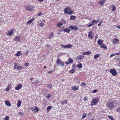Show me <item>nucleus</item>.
Returning <instances> with one entry per match:
<instances>
[{
    "instance_id": "f257e3e1",
    "label": "nucleus",
    "mask_w": 120,
    "mask_h": 120,
    "mask_svg": "<svg viewBox=\"0 0 120 120\" xmlns=\"http://www.w3.org/2000/svg\"><path fill=\"white\" fill-rule=\"evenodd\" d=\"M115 101H110L108 102L106 104L107 107L111 110L113 109L114 107H115Z\"/></svg>"
},
{
    "instance_id": "f03ea898",
    "label": "nucleus",
    "mask_w": 120,
    "mask_h": 120,
    "mask_svg": "<svg viewBox=\"0 0 120 120\" xmlns=\"http://www.w3.org/2000/svg\"><path fill=\"white\" fill-rule=\"evenodd\" d=\"M64 11L65 13L69 15H71L73 13V11L69 7L65 8Z\"/></svg>"
},
{
    "instance_id": "7ed1b4c3",
    "label": "nucleus",
    "mask_w": 120,
    "mask_h": 120,
    "mask_svg": "<svg viewBox=\"0 0 120 120\" xmlns=\"http://www.w3.org/2000/svg\"><path fill=\"white\" fill-rule=\"evenodd\" d=\"M99 101V99L97 98L93 99L91 103V105L93 106L96 105L98 103Z\"/></svg>"
},
{
    "instance_id": "20e7f679",
    "label": "nucleus",
    "mask_w": 120,
    "mask_h": 120,
    "mask_svg": "<svg viewBox=\"0 0 120 120\" xmlns=\"http://www.w3.org/2000/svg\"><path fill=\"white\" fill-rule=\"evenodd\" d=\"M25 8L26 10L31 11H33L34 8L33 6L29 5L26 6Z\"/></svg>"
},
{
    "instance_id": "39448f33",
    "label": "nucleus",
    "mask_w": 120,
    "mask_h": 120,
    "mask_svg": "<svg viewBox=\"0 0 120 120\" xmlns=\"http://www.w3.org/2000/svg\"><path fill=\"white\" fill-rule=\"evenodd\" d=\"M56 63L58 66L62 67L64 65V63L59 59H57L56 61Z\"/></svg>"
},
{
    "instance_id": "423d86ee",
    "label": "nucleus",
    "mask_w": 120,
    "mask_h": 120,
    "mask_svg": "<svg viewBox=\"0 0 120 120\" xmlns=\"http://www.w3.org/2000/svg\"><path fill=\"white\" fill-rule=\"evenodd\" d=\"M109 72L113 76L116 75L117 74L116 70L115 69H111L110 70Z\"/></svg>"
},
{
    "instance_id": "0eeeda50",
    "label": "nucleus",
    "mask_w": 120,
    "mask_h": 120,
    "mask_svg": "<svg viewBox=\"0 0 120 120\" xmlns=\"http://www.w3.org/2000/svg\"><path fill=\"white\" fill-rule=\"evenodd\" d=\"M68 27L69 28L74 30H78V28L77 26L75 25H70Z\"/></svg>"
},
{
    "instance_id": "6e6552de",
    "label": "nucleus",
    "mask_w": 120,
    "mask_h": 120,
    "mask_svg": "<svg viewBox=\"0 0 120 120\" xmlns=\"http://www.w3.org/2000/svg\"><path fill=\"white\" fill-rule=\"evenodd\" d=\"M96 23V20L95 19L93 20L91 22V23L89 24L87 26L88 27H90V26H93L94 24Z\"/></svg>"
},
{
    "instance_id": "1a4fd4ad",
    "label": "nucleus",
    "mask_w": 120,
    "mask_h": 120,
    "mask_svg": "<svg viewBox=\"0 0 120 120\" xmlns=\"http://www.w3.org/2000/svg\"><path fill=\"white\" fill-rule=\"evenodd\" d=\"M15 30V29H12L11 30L8 31V35L9 36H11L14 33V32L13 31H14Z\"/></svg>"
},
{
    "instance_id": "9d476101",
    "label": "nucleus",
    "mask_w": 120,
    "mask_h": 120,
    "mask_svg": "<svg viewBox=\"0 0 120 120\" xmlns=\"http://www.w3.org/2000/svg\"><path fill=\"white\" fill-rule=\"evenodd\" d=\"M72 68L73 69H72L69 71V73H73L75 71L76 66L75 65H73L72 66Z\"/></svg>"
},
{
    "instance_id": "9b49d317",
    "label": "nucleus",
    "mask_w": 120,
    "mask_h": 120,
    "mask_svg": "<svg viewBox=\"0 0 120 120\" xmlns=\"http://www.w3.org/2000/svg\"><path fill=\"white\" fill-rule=\"evenodd\" d=\"M84 57V56H82L81 55H80L79 56H77L76 57V59L77 60H81L83 59Z\"/></svg>"
},
{
    "instance_id": "f8f14e48",
    "label": "nucleus",
    "mask_w": 120,
    "mask_h": 120,
    "mask_svg": "<svg viewBox=\"0 0 120 120\" xmlns=\"http://www.w3.org/2000/svg\"><path fill=\"white\" fill-rule=\"evenodd\" d=\"M73 62V60L71 58L69 59L67 62L65 63L66 64H68Z\"/></svg>"
},
{
    "instance_id": "ddd939ff",
    "label": "nucleus",
    "mask_w": 120,
    "mask_h": 120,
    "mask_svg": "<svg viewBox=\"0 0 120 120\" xmlns=\"http://www.w3.org/2000/svg\"><path fill=\"white\" fill-rule=\"evenodd\" d=\"M88 37L90 38H93L92 32L91 31L89 32L88 34Z\"/></svg>"
},
{
    "instance_id": "4468645a",
    "label": "nucleus",
    "mask_w": 120,
    "mask_h": 120,
    "mask_svg": "<svg viewBox=\"0 0 120 120\" xmlns=\"http://www.w3.org/2000/svg\"><path fill=\"white\" fill-rule=\"evenodd\" d=\"M34 19L33 18L28 21L26 23V25H28V24H30L33 22Z\"/></svg>"
},
{
    "instance_id": "2eb2a0df",
    "label": "nucleus",
    "mask_w": 120,
    "mask_h": 120,
    "mask_svg": "<svg viewBox=\"0 0 120 120\" xmlns=\"http://www.w3.org/2000/svg\"><path fill=\"white\" fill-rule=\"evenodd\" d=\"M20 36L19 35L16 36L15 37L14 39L15 41H19L20 40Z\"/></svg>"
},
{
    "instance_id": "dca6fc26",
    "label": "nucleus",
    "mask_w": 120,
    "mask_h": 120,
    "mask_svg": "<svg viewBox=\"0 0 120 120\" xmlns=\"http://www.w3.org/2000/svg\"><path fill=\"white\" fill-rule=\"evenodd\" d=\"M119 41L117 38H115L113 39L112 43L113 44H116Z\"/></svg>"
},
{
    "instance_id": "f3484780",
    "label": "nucleus",
    "mask_w": 120,
    "mask_h": 120,
    "mask_svg": "<svg viewBox=\"0 0 120 120\" xmlns=\"http://www.w3.org/2000/svg\"><path fill=\"white\" fill-rule=\"evenodd\" d=\"M63 24V23L61 22H58L57 24L56 27L57 28H59L62 26Z\"/></svg>"
},
{
    "instance_id": "a211bd4d",
    "label": "nucleus",
    "mask_w": 120,
    "mask_h": 120,
    "mask_svg": "<svg viewBox=\"0 0 120 120\" xmlns=\"http://www.w3.org/2000/svg\"><path fill=\"white\" fill-rule=\"evenodd\" d=\"M22 87L21 84L18 85L17 87L15 88V89L16 90H19L21 89Z\"/></svg>"
},
{
    "instance_id": "6ab92c4d",
    "label": "nucleus",
    "mask_w": 120,
    "mask_h": 120,
    "mask_svg": "<svg viewBox=\"0 0 120 120\" xmlns=\"http://www.w3.org/2000/svg\"><path fill=\"white\" fill-rule=\"evenodd\" d=\"M69 29V28L64 29L63 30V31L65 32L66 33H69L70 31V30Z\"/></svg>"
},
{
    "instance_id": "aec40b11",
    "label": "nucleus",
    "mask_w": 120,
    "mask_h": 120,
    "mask_svg": "<svg viewBox=\"0 0 120 120\" xmlns=\"http://www.w3.org/2000/svg\"><path fill=\"white\" fill-rule=\"evenodd\" d=\"M79 86L76 87L75 86H72L71 87V90H72L74 91H75L78 89Z\"/></svg>"
},
{
    "instance_id": "412c9836",
    "label": "nucleus",
    "mask_w": 120,
    "mask_h": 120,
    "mask_svg": "<svg viewBox=\"0 0 120 120\" xmlns=\"http://www.w3.org/2000/svg\"><path fill=\"white\" fill-rule=\"evenodd\" d=\"M82 53V54L83 55H88L90 54L91 53V52L90 51H88L84 52H83Z\"/></svg>"
},
{
    "instance_id": "4be33fe9",
    "label": "nucleus",
    "mask_w": 120,
    "mask_h": 120,
    "mask_svg": "<svg viewBox=\"0 0 120 120\" xmlns=\"http://www.w3.org/2000/svg\"><path fill=\"white\" fill-rule=\"evenodd\" d=\"M9 85L10 86L8 85V86L7 87L6 89L5 90L7 92H8L11 88V84H10Z\"/></svg>"
},
{
    "instance_id": "5701e85b",
    "label": "nucleus",
    "mask_w": 120,
    "mask_h": 120,
    "mask_svg": "<svg viewBox=\"0 0 120 120\" xmlns=\"http://www.w3.org/2000/svg\"><path fill=\"white\" fill-rule=\"evenodd\" d=\"M5 104L6 105H7L9 106H11V104L10 103L9 101H6L5 102Z\"/></svg>"
},
{
    "instance_id": "b1692460",
    "label": "nucleus",
    "mask_w": 120,
    "mask_h": 120,
    "mask_svg": "<svg viewBox=\"0 0 120 120\" xmlns=\"http://www.w3.org/2000/svg\"><path fill=\"white\" fill-rule=\"evenodd\" d=\"M100 54H98L95 55H94V59H97L98 57H100Z\"/></svg>"
},
{
    "instance_id": "393cba45",
    "label": "nucleus",
    "mask_w": 120,
    "mask_h": 120,
    "mask_svg": "<svg viewBox=\"0 0 120 120\" xmlns=\"http://www.w3.org/2000/svg\"><path fill=\"white\" fill-rule=\"evenodd\" d=\"M102 40L101 39H99L97 43H98L99 45H100L103 44V42L102 41Z\"/></svg>"
},
{
    "instance_id": "a878e982",
    "label": "nucleus",
    "mask_w": 120,
    "mask_h": 120,
    "mask_svg": "<svg viewBox=\"0 0 120 120\" xmlns=\"http://www.w3.org/2000/svg\"><path fill=\"white\" fill-rule=\"evenodd\" d=\"M17 68L18 70H21L24 69V67L23 66L19 65L18 66Z\"/></svg>"
},
{
    "instance_id": "bb28decb",
    "label": "nucleus",
    "mask_w": 120,
    "mask_h": 120,
    "mask_svg": "<svg viewBox=\"0 0 120 120\" xmlns=\"http://www.w3.org/2000/svg\"><path fill=\"white\" fill-rule=\"evenodd\" d=\"M21 102L20 100H18L17 103V107H20L21 105Z\"/></svg>"
},
{
    "instance_id": "cd10ccee",
    "label": "nucleus",
    "mask_w": 120,
    "mask_h": 120,
    "mask_svg": "<svg viewBox=\"0 0 120 120\" xmlns=\"http://www.w3.org/2000/svg\"><path fill=\"white\" fill-rule=\"evenodd\" d=\"M21 54H22L21 51H18L17 52V53L15 54V56H19Z\"/></svg>"
},
{
    "instance_id": "c85d7f7f",
    "label": "nucleus",
    "mask_w": 120,
    "mask_h": 120,
    "mask_svg": "<svg viewBox=\"0 0 120 120\" xmlns=\"http://www.w3.org/2000/svg\"><path fill=\"white\" fill-rule=\"evenodd\" d=\"M100 47L101 48H104L105 49H107V47L104 44H103L102 45H101Z\"/></svg>"
},
{
    "instance_id": "c756f323",
    "label": "nucleus",
    "mask_w": 120,
    "mask_h": 120,
    "mask_svg": "<svg viewBox=\"0 0 120 120\" xmlns=\"http://www.w3.org/2000/svg\"><path fill=\"white\" fill-rule=\"evenodd\" d=\"M68 101L66 100L63 101L61 103V104L62 105H63L65 104H67Z\"/></svg>"
},
{
    "instance_id": "7c9ffc66",
    "label": "nucleus",
    "mask_w": 120,
    "mask_h": 120,
    "mask_svg": "<svg viewBox=\"0 0 120 120\" xmlns=\"http://www.w3.org/2000/svg\"><path fill=\"white\" fill-rule=\"evenodd\" d=\"M76 17L75 16L72 15L70 17V19L71 20H74L75 19Z\"/></svg>"
},
{
    "instance_id": "2f4dec72",
    "label": "nucleus",
    "mask_w": 120,
    "mask_h": 120,
    "mask_svg": "<svg viewBox=\"0 0 120 120\" xmlns=\"http://www.w3.org/2000/svg\"><path fill=\"white\" fill-rule=\"evenodd\" d=\"M77 67L79 68H81L82 67V65L81 64L79 63L77 65Z\"/></svg>"
},
{
    "instance_id": "473e14b6",
    "label": "nucleus",
    "mask_w": 120,
    "mask_h": 120,
    "mask_svg": "<svg viewBox=\"0 0 120 120\" xmlns=\"http://www.w3.org/2000/svg\"><path fill=\"white\" fill-rule=\"evenodd\" d=\"M18 114L19 116H24L23 113L21 112H19Z\"/></svg>"
},
{
    "instance_id": "72a5a7b5",
    "label": "nucleus",
    "mask_w": 120,
    "mask_h": 120,
    "mask_svg": "<svg viewBox=\"0 0 120 120\" xmlns=\"http://www.w3.org/2000/svg\"><path fill=\"white\" fill-rule=\"evenodd\" d=\"M98 90L97 89H96L94 90H91L90 91V92L92 93H96L98 91Z\"/></svg>"
},
{
    "instance_id": "f704fd0d",
    "label": "nucleus",
    "mask_w": 120,
    "mask_h": 120,
    "mask_svg": "<svg viewBox=\"0 0 120 120\" xmlns=\"http://www.w3.org/2000/svg\"><path fill=\"white\" fill-rule=\"evenodd\" d=\"M112 10L114 11H115L116 9V7L114 5H112Z\"/></svg>"
},
{
    "instance_id": "c9c22d12",
    "label": "nucleus",
    "mask_w": 120,
    "mask_h": 120,
    "mask_svg": "<svg viewBox=\"0 0 120 120\" xmlns=\"http://www.w3.org/2000/svg\"><path fill=\"white\" fill-rule=\"evenodd\" d=\"M105 0H101L100 1V3L102 5L105 2Z\"/></svg>"
},
{
    "instance_id": "e433bc0d",
    "label": "nucleus",
    "mask_w": 120,
    "mask_h": 120,
    "mask_svg": "<svg viewBox=\"0 0 120 120\" xmlns=\"http://www.w3.org/2000/svg\"><path fill=\"white\" fill-rule=\"evenodd\" d=\"M86 113H85L83 114L82 116V119H83L86 116Z\"/></svg>"
},
{
    "instance_id": "4c0bfd02",
    "label": "nucleus",
    "mask_w": 120,
    "mask_h": 120,
    "mask_svg": "<svg viewBox=\"0 0 120 120\" xmlns=\"http://www.w3.org/2000/svg\"><path fill=\"white\" fill-rule=\"evenodd\" d=\"M9 118L8 116H6L4 117V120H9Z\"/></svg>"
},
{
    "instance_id": "58836bf2",
    "label": "nucleus",
    "mask_w": 120,
    "mask_h": 120,
    "mask_svg": "<svg viewBox=\"0 0 120 120\" xmlns=\"http://www.w3.org/2000/svg\"><path fill=\"white\" fill-rule=\"evenodd\" d=\"M108 117L111 120H114L113 117L109 115L108 116Z\"/></svg>"
},
{
    "instance_id": "ea45409f",
    "label": "nucleus",
    "mask_w": 120,
    "mask_h": 120,
    "mask_svg": "<svg viewBox=\"0 0 120 120\" xmlns=\"http://www.w3.org/2000/svg\"><path fill=\"white\" fill-rule=\"evenodd\" d=\"M103 22V21L102 20H101L100 22H99L98 24V26H100L101 25V24Z\"/></svg>"
},
{
    "instance_id": "a19ab883",
    "label": "nucleus",
    "mask_w": 120,
    "mask_h": 120,
    "mask_svg": "<svg viewBox=\"0 0 120 120\" xmlns=\"http://www.w3.org/2000/svg\"><path fill=\"white\" fill-rule=\"evenodd\" d=\"M52 108V107L51 106H49L47 107V110L48 111L49 110L51 109Z\"/></svg>"
},
{
    "instance_id": "79ce46f5",
    "label": "nucleus",
    "mask_w": 120,
    "mask_h": 120,
    "mask_svg": "<svg viewBox=\"0 0 120 120\" xmlns=\"http://www.w3.org/2000/svg\"><path fill=\"white\" fill-rule=\"evenodd\" d=\"M72 46V45L71 44H68L67 45V48H70Z\"/></svg>"
},
{
    "instance_id": "37998d69",
    "label": "nucleus",
    "mask_w": 120,
    "mask_h": 120,
    "mask_svg": "<svg viewBox=\"0 0 120 120\" xmlns=\"http://www.w3.org/2000/svg\"><path fill=\"white\" fill-rule=\"evenodd\" d=\"M61 45L63 48L64 49L67 48V45H64L63 44H62Z\"/></svg>"
},
{
    "instance_id": "c03bdc74",
    "label": "nucleus",
    "mask_w": 120,
    "mask_h": 120,
    "mask_svg": "<svg viewBox=\"0 0 120 120\" xmlns=\"http://www.w3.org/2000/svg\"><path fill=\"white\" fill-rule=\"evenodd\" d=\"M86 84L84 82H83L81 84L82 86H86Z\"/></svg>"
},
{
    "instance_id": "a18cd8bd",
    "label": "nucleus",
    "mask_w": 120,
    "mask_h": 120,
    "mask_svg": "<svg viewBox=\"0 0 120 120\" xmlns=\"http://www.w3.org/2000/svg\"><path fill=\"white\" fill-rule=\"evenodd\" d=\"M17 64H16V63L14 64V68L15 69H16V68H16V67H17Z\"/></svg>"
},
{
    "instance_id": "49530a36",
    "label": "nucleus",
    "mask_w": 120,
    "mask_h": 120,
    "mask_svg": "<svg viewBox=\"0 0 120 120\" xmlns=\"http://www.w3.org/2000/svg\"><path fill=\"white\" fill-rule=\"evenodd\" d=\"M39 25L41 27H42L44 26L43 23L42 22H41L39 24Z\"/></svg>"
},
{
    "instance_id": "de8ad7c7",
    "label": "nucleus",
    "mask_w": 120,
    "mask_h": 120,
    "mask_svg": "<svg viewBox=\"0 0 120 120\" xmlns=\"http://www.w3.org/2000/svg\"><path fill=\"white\" fill-rule=\"evenodd\" d=\"M29 65V63H28L26 62L24 64V65L25 66H27Z\"/></svg>"
},
{
    "instance_id": "09e8293b",
    "label": "nucleus",
    "mask_w": 120,
    "mask_h": 120,
    "mask_svg": "<svg viewBox=\"0 0 120 120\" xmlns=\"http://www.w3.org/2000/svg\"><path fill=\"white\" fill-rule=\"evenodd\" d=\"M51 96V95L49 94H48V95L46 96V98L48 99H49V97Z\"/></svg>"
},
{
    "instance_id": "8fccbe9b",
    "label": "nucleus",
    "mask_w": 120,
    "mask_h": 120,
    "mask_svg": "<svg viewBox=\"0 0 120 120\" xmlns=\"http://www.w3.org/2000/svg\"><path fill=\"white\" fill-rule=\"evenodd\" d=\"M35 110L36 112H38L39 111V109L36 106H35Z\"/></svg>"
},
{
    "instance_id": "3c124183",
    "label": "nucleus",
    "mask_w": 120,
    "mask_h": 120,
    "mask_svg": "<svg viewBox=\"0 0 120 120\" xmlns=\"http://www.w3.org/2000/svg\"><path fill=\"white\" fill-rule=\"evenodd\" d=\"M116 110L117 112H119L120 111V106L118 108L116 109Z\"/></svg>"
},
{
    "instance_id": "603ef678",
    "label": "nucleus",
    "mask_w": 120,
    "mask_h": 120,
    "mask_svg": "<svg viewBox=\"0 0 120 120\" xmlns=\"http://www.w3.org/2000/svg\"><path fill=\"white\" fill-rule=\"evenodd\" d=\"M42 15V12H40V13H38V15H37L38 16H39L40 15Z\"/></svg>"
},
{
    "instance_id": "864d4df0",
    "label": "nucleus",
    "mask_w": 120,
    "mask_h": 120,
    "mask_svg": "<svg viewBox=\"0 0 120 120\" xmlns=\"http://www.w3.org/2000/svg\"><path fill=\"white\" fill-rule=\"evenodd\" d=\"M30 109H31L32 111H34L35 110V109L34 107H32L30 108Z\"/></svg>"
},
{
    "instance_id": "5fc2aeb1",
    "label": "nucleus",
    "mask_w": 120,
    "mask_h": 120,
    "mask_svg": "<svg viewBox=\"0 0 120 120\" xmlns=\"http://www.w3.org/2000/svg\"><path fill=\"white\" fill-rule=\"evenodd\" d=\"M62 21L65 24L66 23V21L64 19H62Z\"/></svg>"
},
{
    "instance_id": "6e6d98bb",
    "label": "nucleus",
    "mask_w": 120,
    "mask_h": 120,
    "mask_svg": "<svg viewBox=\"0 0 120 120\" xmlns=\"http://www.w3.org/2000/svg\"><path fill=\"white\" fill-rule=\"evenodd\" d=\"M88 99L87 98H86V97H85L83 99V100L85 101H87V100Z\"/></svg>"
},
{
    "instance_id": "4d7b16f0",
    "label": "nucleus",
    "mask_w": 120,
    "mask_h": 120,
    "mask_svg": "<svg viewBox=\"0 0 120 120\" xmlns=\"http://www.w3.org/2000/svg\"><path fill=\"white\" fill-rule=\"evenodd\" d=\"M92 115V112H90L88 113L87 114V115L88 116H90Z\"/></svg>"
},
{
    "instance_id": "13d9d810",
    "label": "nucleus",
    "mask_w": 120,
    "mask_h": 120,
    "mask_svg": "<svg viewBox=\"0 0 120 120\" xmlns=\"http://www.w3.org/2000/svg\"><path fill=\"white\" fill-rule=\"evenodd\" d=\"M52 72V71H49L48 72V73L49 74H51Z\"/></svg>"
},
{
    "instance_id": "bf43d9fd",
    "label": "nucleus",
    "mask_w": 120,
    "mask_h": 120,
    "mask_svg": "<svg viewBox=\"0 0 120 120\" xmlns=\"http://www.w3.org/2000/svg\"><path fill=\"white\" fill-rule=\"evenodd\" d=\"M115 55H118L120 54V52L117 53H115Z\"/></svg>"
},
{
    "instance_id": "052dcab7",
    "label": "nucleus",
    "mask_w": 120,
    "mask_h": 120,
    "mask_svg": "<svg viewBox=\"0 0 120 120\" xmlns=\"http://www.w3.org/2000/svg\"><path fill=\"white\" fill-rule=\"evenodd\" d=\"M116 27L120 29V25H117Z\"/></svg>"
},
{
    "instance_id": "680f3d73",
    "label": "nucleus",
    "mask_w": 120,
    "mask_h": 120,
    "mask_svg": "<svg viewBox=\"0 0 120 120\" xmlns=\"http://www.w3.org/2000/svg\"><path fill=\"white\" fill-rule=\"evenodd\" d=\"M54 34V33L53 32H51L50 34V36L52 37Z\"/></svg>"
},
{
    "instance_id": "e2e57ef3",
    "label": "nucleus",
    "mask_w": 120,
    "mask_h": 120,
    "mask_svg": "<svg viewBox=\"0 0 120 120\" xmlns=\"http://www.w3.org/2000/svg\"><path fill=\"white\" fill-rule=\"evenodd\" d=\"M115 55V54H111L110 56V57H112Z\"/></svg>"
},
{
    "instance_id": "0e129e2a",
    "label": "nucleus",
    "mask_w": 120,
    "mask_h": 120,
    "mask_svg": "<svg viewBox=\"0 0 120 120\" xmlns=\"http://www.w3.org/2000/svg\"><path fill=\"white\" fill-rule=\"evenodd\" d=\"M100 19H97V20H96V23H97L99 21H100Z\"/></svg>"
},
{
    "instance_id": "69168bd1",
    "label": "nucleus",
    "mask_w": 120,
    "mask_h": 120,
    "mask_svg": "<svg viewBox=\"0 0 120 120\" xmlns=\"http://www.w3.org/2000/svg\"><path fill=\"white\" fill-rule=\"evenodd\" d=\"M29 52V51L27 50L26 52V54L27 53H28Z\"/></svg>"
},
{
    "instance_id": "338daca9",
    "label": "nucleus",
    "mask_w": 120,
    "mask_h": 120,
    "mask_svg": "<svg viewBox=\"0 0 120 120\" xmlns=\"http://www.w3.org/2000/svg\"><path fill=\"white\" fill-rule=\"evenodd\" d=\"M39 2H43L44 0H38Z\"/></svg>"
},
{
    "instance_id": "774afa93",
    "label": "nucleus",
    "mask_w": 120,
    "mask_h": 120,
    "mask_svg": "<svg viewBox=\"0 0 120 120\" xmlns=\"http://www.w3.org/2000/svg\"><path fill=\"white\" fill-rule=\"evenodd\" d=\"M116 60H117L119 61L120 60V58H117V59H116Z\"/></svg>"
}]
</instances>
